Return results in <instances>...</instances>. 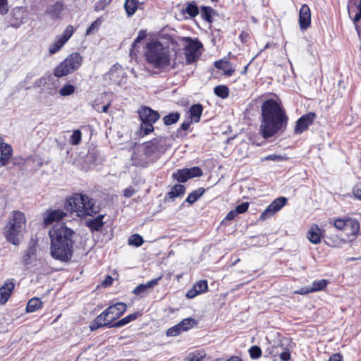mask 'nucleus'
Returning a JSON list of instances; mask_svg holds the SVG:
<instances>
[{"instance_id": "nucleus-1", "label": "nucleus", "mask_w": 361, "mask_h": 361, "mask_svg": "<svg viewBox=\"0 0 361 361\" xmlns=\"http://www.w3.org/2000/svg\"><path fill=\"white\" fill-rule=\"evenodd\" d=\"M261 116L259 132L264 138H270L286 128L288 117L279 99L264 100L261 106Z\"/></svg>"}, {"instance_id": "nucleus-2", "label": "nucleus", "mask_w": 361, "mask_h": 361, "mask_svg": "<svg viewBox=\"0 0 361 361\" xmlns=\"http://www.w3.org/2000/svg\"><path fill=\"white\" fill-rule=\"evenodd\" d=\"M75 232L65 224H56L49 231L51 255L61 262L70 260L73 253Z\"/></svg>"}, {"instance_id": "nucleus-3", "label": "nucleus", "mask_w": 361, "mask_h": 361, "mask_svg": "<svg viewBox=\"0 0 361 361\" xmlns=\"http://www.w3.org/2000/svg\"><path fill=\"white\" fill-rule=\"evenodd\" d=\"M65 208L71 212H76L80 217L94 216L99 211L94 199L80 193L74 194L66 199Z\"/></svg>"}, {"instance_id": "nucleus-4", "label": "nucleus", "mask_w": 361, "mask_h": 361, "mask_svg": "<svg viewBox=\"0 0 361 361\" xmlns=\"http://www.w3.org/2000/svg\"><path fill=\"white\" fill-rule=\"evenodd\" d=\"M145 57L148 63L158 69L166 68L170 65L169 50L158 41L147 44Z\"/></svg>"}, {"instance_id": "nucleus-5", "label": "nucleus", "mask_w": 361, "mask_h": 361, "mask_svg": "<svg viewBox=\"0 0 361 361\" xmlns=\"http://www.w3.org/2000/svg\"><path fill=\"white\" fill-rule=\"evenodd\" d=\"M127 310V305L123 302H117L110 305L99 314L90 324L91 331L102 327L112 328L114 322L118 319Z\"/></svg>"}, {"instance_id": "nucleus-6", "label": "nucleus", "mask_w": 361, "mask_h": 361, "mask_svg": "<svg viewBox=\"0 0 361 361\" xmlns=\"http://www.w3.org/2000/svg\"><path fill=\"white\" fill-rule=\"evenodd\" d=\"M25 224L26 219L24 214L18 210L13 211L4 231L7 241L14 245H18L23 238Z\"/></svg>"}, {"instance_id": "nucleus-7", "label": "nucleus", "mask_w": 361, "mask_h": 361, "mask_svg": "<svg viewBox=\"0 0 361 361\" xmlns=\"http://www.w3.org/2000/svg\"><path fill=\"white\" fill-rule=\"evenodd\" d=\"M82 57L78 52L69 54L54 70V75L57 78L68 75L78 70L82 65Z\"/></svg>"}, {"instance_id": "nucleus-8", "label": "nucleus", "mask_w": 361, "mask_h": 361, "mask_svg": "<svg viewBox=\"0 0 361 361\" xmlns=\"http://www.w3.org/2000/svg\"><path fill=\"white\" fill-rule=\"evenodd\" d=\"M140 123V133L148 135L154 130V123L159 120L160 115L158 111L147 106H143L138 111Z\"/></svg>"}, {"instance_id": "nucleus-9", "label": "nucleus", "mask_w": 361, "mask_h": 361, "mask_svg": "<svg viewBox=\"0 0 361 361\" xmlns=\"http://www.w3.org/2000/svg\"><path fill=\"white\" fill-rule=\"evenodd\" d=\"M165 140L163 137H157L145 143L144 154L151 162L158 159L166 150Z\"/></svg>"}, {"instance_id": "nucleus-10", "label": "nucleus", "mask_w": 361, "mask_h": 361, "mask_svg": "<svg viewBox=\"0 0 361 361\" xmlns=\"http://www.w3.org/2000/svg\"><path fill=\"white\" fill-rule=\"evenodd\" d=\"M185 45V55L187 64H191L195 62L200 54V49L202 48V44L198 39H192L186 38Z\"/></svg>"}, {"instance_id": "nucleus-11", "label": "nucleus", "mask_w": 361, "mask_h": 361, "mask_svg": "<svg viewBox=\"0 0 361 361\" xmlns=\"http://www.w3.org/2000/svg\"><path fill=\"white\" fill-rule=\"evenodd\" d=\"M287 202V198L280 197L275 199L261 214L259 219L266 220L273 216L276 212H279Z\"/></svg>"}, {"instance_id": "nucleus-12", "label": "nucleus", "mask_w": 361, "mask_h": 361, "mask_svg": "<svg viewBox=\"0 0 361 361\" xmlns=\"http://www.w3.org/2000/svg\"><path fill=\"white\" fill-rule=\"evenodd\" d=\"M316 118L314 112H309L301 116L296 122L294 129L295 134H301L311 126Z\"/></svg>"}, {"instance_id": "nucleus-13", "label": "nucleus", "mask_w": 361, "mask_h": 361, "mask_svg": "<svg viewBox=\"0 0 361 361\" xmlns=\"http://www.w3.org/2000/svg\"><path fill=\"white\" fill-rule=\"evenodd\" d=\"M311 24V11L307 4H303L299 12V25L302 30H307Z\"/></svg>"}, {"instance_id": "nucleus-14", "label": "nucleus", "mask_w": 361, "mask_h": 361, "mask_svg": "<svg viewBox=\"0 0 361 361\" xmlns=\"http://www.w3.org/2000/svg\"><path fill=\"white\" fill-rule=\"evenodd\" d=\"M15 283L13 279L6 280L4 285L0 288V303L4 305L8 300L13 289Z\"/></svg>"}, {"instance_id": "nucleus-15", "label": "nucleus", "mask_w": 361, "mask_h": 361, "mask_svg": "<svg viewBox=\"0 0 361 361\" xmlns=\"http://www.w3.org/2000/svg\"><path fill=\"white\" fill-rule=\"evenodd\" d=\"M161 277L162 276H161L159 277L149 281L146 283H142L137 286L133 290V293L137 296H140V298L145 297L147 293V290L149 288L157 286L159 281L161 280Z\"/></svg>"}, {"instance_id": "nucleus-16", "label": "nucleus", "mask_w": 361, "mask_h": 361, "mask_svg": "<svg viewBox=\"0 0 361 361\" xmlns=\"http://www.w3.org/2000/svg\"><path fill=\"white\" fill-rule=\"evenodd\" d=\"M11 25L12 27L18 28L23 22L26 13L23 7H16L11 11Z\"/></svg>"}, {"instance_id": "nucleus-17", "label": "nucleus", "mask_w": 361, "mask_h": 361, "mask_svg": "<svg viewBox=\"0 0 361 361\" xmlns=\"http://www.w3.org/2000/svg\"><path fill=\"white\" fill-rule=\"evenodd\" d=\"M359 221L355 219L347 218L346 226L344 231L346 233L350 240H353L359 234Z\"/></svg>"}, {"instance_id": "nucleus-18", "label": "nucleus", "mask_w": 361, "mask_h": 361, "mask_svg": "<svg viewBox=\"0 0 361 361\" xmlns=\"http://www.w3.org/2000/svg\"><path fill=\"white\" fill-rule=\"evenodd\" d=\"M66 216V213L62 209H54L47 211L44 217V224L49 226L55 221L63 219Z\"/></svg>"}, {"instance_id": "nucleus-19", "label": "nucleus", "mask_w": 361, "mask_h": 361, "mask_svg": "<svg viewBox=\"0 0 361 361\" xmlns=\"http://www.w3.org/2000/svg\"><path fill=\"white\" fill-rule=\"evenodd\" d=\"M123 75V72L121 66H113L109 71L106 74V77H108L110 80L114 83L120 85L121 80L119 78L121 75Z\"/></svg>"}, {"instance_id": "nucleus-20", "label": "nucleus", "mask_w": 361, "mask_h": 361, "mask_svg": "<svg viewBox=\"0 0 361 361\" xmlns=\"http://www.w3.org/2000/svg\"><path fill=\"white\" fill-rule=\"evenodd\" d=\"M1 157H0V167L6 166L13 154V148L10 145L5 144L2 145L0 149Z\"/></svg>"}, {"instance_id": "nucleus-21", "label": "nucleus", "mask_w": 361, "mask_h": 361, "mask_svg": "<svg viewBox=\"0 0 361 361\" xmlns=\"http://www.w3.org/2000/svg\"><path fill=\"white\" fill-rule=\"evenodd\" d=\"M64 9V5L61 1H56L55 4L48 6L46 12L52 19L60 18L62 11Z\"/></svg>"}, {"instance_id": "nucleus-22", "label": "nucleus", "mask_w": 361, "mask_h": 361, "mask_svg": "<svg viewBox=\"0 0 361 361\" xmlns=\"http://www.w3.org/2000/svg\"><path fill=\"white\" fill-rule=\"evenodd\" d=\"M104 215L99 214L95 218L89 219L86 221V226L93 233L94 231H99L104 226Z\"/></svg>"}, {"instance_id": "nucleus-23", "label": "nucleus", "mask_w": 361, "mask_h": 361, "mask_svg": "<svg viewBox=\"0 0 361 361\" xmlns=\"http://www.w3.org/2000/svg\"><path fill=\"white\" fill-rule=\"evenodd\" d=\"M307 238L313 244H318L321 242L322 232L319 227L312 225L307 233Z\"/></svg>"}, {"instance_id": "nucleus-24", "label": "nucleus", "mask_w": 361, "mask_h": 361, "mask_svg": "<svg viewBox=\"0 0 361 361\" xmlns=\"http://www.w3.org/2000/svg\"><path fill=\"white\" fill-rule=\"evenodd\" d=\"M214 66L219 70H222L224 74L231 76L235 72L231 63L228 61L219 60L214 63Z\"/></svg>"}, {"instance_id": "nucleus-25", "label": "nucleus", "mask_w": 361, "mask_h": 361, "mask_svg": "<svg viewBox=\"0 0 361 361\" xmlns=\"http://www.w3.org/2000/svg\"><path fill=\"white\" fill-rule=\"evenodd\" d=\"M183 13L189 15L191 18H195L200 13V9L195 1L186 4L185 8L182 11Z\"/></svg>"}, {"instance_id": "nucleus-26", "label": "nucleus", "mask_w": 361, "mask_h": 361, "mask_svg": "<svg viewBox=\"0 0 361 361\" xmlns=\"http://www.w3.org/2000/svg\"><path fill=\"white\" fill-rule=\"evenodd\" d=\"M202 111L203 107L200 104H196L191 106L189 112L190 117L194 122L197 123L200 121Z\"/></svg>"}, {"instance_id": "nucleus-27", "label": "nucleus", "mask_w": 361, "mask_h": 361, "mask_svg": "<svg viewBox=\"0 0 361 361\" xmlns=\"http://www.w3.org/2000/svg\"><path fill=\"white\" fill-rule=\"evenodd\" d=\"M138 0H126L124 8L128 17L133 16L138 8Z\"/></svg>"}, {"instance_id": "nucleus-28", "label": "nucleus", "mask_w": 361, "mask_h": 361, "mask_svg": "<svg viewBox=\"0 0 361 361\" xmlns=\"http://www.w3.org/2000/svg\"><path fill=\"white\" fill-rule=\"evenodd\" d=\"M201 17L203 20L208 23L212 22V16L216 12L210 6H202L200 7Z\"/></svg>"}, {"instance_id": "nucleus-29", "label": "nucleus", "mask_w": 361, "mask_h": 361, "mask_svg": "<svg viewBox=\"0 0 361 361\" xmlns=\"http://www.w3.org/2000/svg\"><path fill=\"white\" fill-rule=\"evenodd\" d=\"M43 302L39 298H33L30 299L26 307L27 312H34L42 307Z\"/></svg>"}, {"instance_id": "nucleus-30", "label": "nucleus", "mask_w": 361, "mask_h": 361, "mask_svg": "<svg viewBox=\"0 0 361 361\" xmlns=\"http://www.w3.org/2000/svg\"><path fill=\"white\" fill-rule=\"evenodd\" d=\"M36 252L37 249L35 245L33 243H29L26 252L23 256V262L25 264L27 265L30 264L32 258H33L36 255Z\"/></svg>"}, {"instance_id": "nucleus-31", "label": "nucleus", "mask_w": 361, "mask_h": 361, "mask_svg": "<svg viewBox=\"0 0 361 361\" xmlns=\"http://www.w3.org/2000/svg\"><path fill=\"white\" fill-rule=\"evenodd\" d=\"M185 192V187L183 185L176 184L171 190L167 193V196L170 198H176L182 196Z\"/></svg>"}, {"instance_id": "nucleus-32", "label": "nucleus", "mask_w": 361, "mask_h": 361, "mask_svg": "<svg viewBox=\"0 0 361 361\" xmlns=\"http://www.w3.org/2000/svg\"><path fill=\"white\" fill-rule=\"evenodd\" d=\"M205 190L203 188H199L198 189L192 191L191 193H190L188 196V197L185 200V202H187L189 204H193L201 196L203 195Z\"/></svg>"}, {"instance_id": "nucleus-33", "label": "nucleus", "mask_w": 361, "mask_h": 361, "mask_svg": "<svg viewBox=\"0 0 361 361\" xmlns=\"http://www.w3.org/2000/svg\"><path fill=\"white\" fill-rule=\"evenodd\" d=\"M172 178L178 183H185L190 179L185 169H178L176 172L173 173Z\"/></svg>"}, {"instance_id": "nucleus-34", "label": "nucleus", "mask_w": 361, "mask_h": 361, "mask_svg": "<svg viewBox=\"0 0 361 361\" xmlns=\"http://www.w3.org/2000/svg\"><path fill=\"white\" fill-rule=\"evenodd\" d=\"M178 324L180 326L181 330L184 332L191 329L195 324H197V322L195 319L188 317L183 319L178 323Z\"/></svg>"}, {"instance_id": "nucleus-35", "label": "nucleus", "mask_w": 361, "mask_h": 361, "mask_svg": "<svg viewBox=\"0 0 361 361\" xmlns=\"http://www.w3.org/2000/svg\"><path fill=\"white\" fill-rule=\"evenodd\" d=\"M180 114L178 112H172L163 118L164 125L170 126L176 123L180 118Z\"/></svg>"}, {"instance_id": "nucleus-36", "label": "nucleus", "mask_w": 361, "mask_h": 361, "mask_svg": "<svg viewBox=\"0 0 361 361\" xmlns=\"http://www.w3.org/2000/svg\"><path fill=\"white\" fill-rule=\"evenodd\" d=\"M205 357V351L196 350L193 353H190L185 358V361H202Z\"/></svg>"}, {"instance_id": "nucleus-37", "label": "nucleus", "mask_w": 361, "mask_h": 361, "mask_svg": "<svg viewBox=\"0 0 361 361\" xmlns=\"http://www.w3.org/2000/svg\"><path fill=\"white\" fill-rule=\"evenodd\" d=\"M214 92L219 97L226 99L229 95V89L227 86L221 85L214 87Z\"/></svg>"}, {"instance_id": "nucleus-38", "label": "nucleus", "mask_w": 361, "mask_h": 361, "mask_svg": "<svg viewBox=\"0 0 361 361\" xmlns=\"http://www.w3.org/2000/svg\"><path fill=\"white\" fill-rule=\"evenodd\" d=\"M65 44L66 43L64 41H62L58 37H56L55 42L49 45V51L50 54H56L63 47Z\"/></svg>"}, {"instance_id": "nucleus-39", "label": "nucleus", "mask_w": 361, "mask_h": 361, "mask_svg": "<svg viewBox=\"0 0 361 361\" xmlns=\"http://www.w3.org/2000/svg\"><path fill=\"white\" fill-rule=\"evenodd\" d=\"M327 284H328V281L326 279L314 281L312 282V283L310 286L311 290L312 291V293L322 290L326 287Z\"/></svg>"}, {"instance_id": "nucleus-40", "label": "nucleus", "mask_w": 361, "mask_h": 361, "mask_svg": "<svg viewBox=\"0 0 361 361\" xmlns=\"http://www.w3.org/2000/svg\"><path fill=\"white\" fill-rule=\"evenodd\" d=\"M75 91V87L74 85L66 84L59 90V94L62 97H67L73 94Z\"/></svg>"}, {"instance_id": "nucleus-41", "label": "nucleus", "mask_w": 361, "mask_h": 361, "mask_svg": "<svg viewBox=\"0 0 361 361\" xmlns=\"http://www.w3.org/2000/svg\"><path fill=\"white\" fill-rule=\"evenodd\" d=\"M187 172V174L190 179L196 177H200L202 176V171L198 166H193L191 168H185Z\"/></svg>"}, {"instance_id": "nucleus-42", "label": "nucleus", "mask_w": 361, "mask_h": 361, "mask_svg": "<svg viewBox=\"0 0 361 361\" xmlns=\"http://www.w3.org/2000/svg\"><path fill=\"white\" fill-rule=\"evenodd\" d=\"M144 243L142 237L139 234H133L128 238V244L135 247L141 246Z\"/></svg>"}, {"instance_id": "nucleus-43", "label": "nucleus", "mask_w": 361, "mask_h": 361, "mask_svg": "<svg viewBox=\"0 0 361 361\" xmlns=\"http://www.w3.org/2000/svg\"><path fill=\"white\" fill-rule=\"evenodd\" d=\"M73 27L72 25H68L63 30V34L61 36H57L60 39L64 41L65 43L71 37L73 34Z\"/></svg>"}, {"instance_id": "nucleus-44", "label": "nucleus", "mask_w": 361, "mask_h": 361, "mask_svg": "<svg viewBox=\"0 0 361 361\" xmlns=\"http://www.w3.org/2000/svg\"><path fill=\"white\" fill-rule=\"evenodd\" d=\"M250 356L253 360H257L262 356V350L258 345H252L250 348Z\"/></svg>"}, {"instance_id": "nucleus-45", "label": "nucleus", "mask_w": 361, "mask_h": 361, "mask_svg": "<svg viewBox=\"0 0 361 361\" xmlns=\"http://www.w3.org/2000/svg\"><path fill=\"white\" fill-rule=\"evenodd\" d=\"M82 133L80 130H75L71 136L70 143L73 145H77L81 142Z\"/></svg>"}, {"instance_id": "nucleus-46", "label": "nucleus", "mask_w": 361, "mask_h": 361, "mask_svg": "<svg viewBox=\"0 0 361 361\" xmlns=\"http://www.w3.org/2000/svg\"><path fill=\"white\" fill-rule=\"evenodd\" d=\"M183 331L181 330L180 326L178 324L169 328L166 331V336L168 337H173L180 335Z\"/></svg>"}, {"instance_id": "nucleus-47", "label": "nucleus", "mask_w": 361, "mask_h": 361, "mask_svg": "<svg viewBox=\"0 0 361 361\" xmlns=\"http://www.w3.org/2000/svg\"><path fill=\"white\" fill-rule=\"evenodd\" d=\"M102 20L100 18H97L87 29L85 35H92L94 31L97 30L99 28L100 25H102Z\"/></svg>"}, {"instance_id": "nucleus-48", "label": "nucleus", "mask_w": 361, "mask_h": 361, "mask_svg": "<svg viewBox=\"0 0 361 361\" xmlns=\"http://www.w3.org/2000/svg\"><path fill=\"white\" fill-rule=\"evenodd\" d=\"M200 293L205 292L207 290L208 285L206 280H202L195 283L193 286Z\"/></svg>"}, {"instance_id": "nucleus-49", "label": "nucleus", "mask_w": 361, "mask_h": 361, "mask_svg": "<svg viewBox=\"0 0 361 361\" xmlns=\"http://www.w3.org/2000/svg\"><path fill=\"white\" fill-rule=\"evenodd\" d=\"M111 0H99L94 4V11H100L104 10L111 3Z\"/></svg>"}, {"instance_id": "nucleus-50", "label": "nucleus", "mask_w": 361, "mask_h": 361, "mask_svg": "<svg viewBox=\"0 0 361 361\" xmlns=\"http://www.w3.org/2000/svg\"><path fill=\"white\" fill-rule=\"evenodd\" d=\"M358 13H356L353 18V23L355 24V30L357 32L359 37L361 38V30L360 27L357 25V22L361 19V8L357 7Z\"/></svg>"}, {"instance_id": "nucleus-51", "label": "nucleus", "mask_w": 361, "mask_h": 361, "mask_svg": "<svg viewBox=\"0 0 361 361\" xmlns=\"http://www.w3.org/2000/svg\"><path fill=\"white\" fill-rule=\"evenodd\" d=\"M347 218L345 219H337L334 221V226L341 231H343L346 226Z\"/></svg>"}, {"instance_id": "nucleus-52", "label": "nucleus", "mask_w": 361, "mask_h": 361, "mask_svg": "<svg viewBox=\"0 0 361 361\" xmlns=\"http://www.w3.org/2000/svg\"><path fill=\"white\" fill-rule=\"evenodd\" d=\"M33 76L34 75L32 73H28L26 75L25 79L20 83V86H21V87H24L26 90H30L31 87L27 85V84L29 83L30 80L33 78Z\"/></svg>"}, {"instance_id": "nucleus-53", "label": "nucleus", "mask_w": 361, "mask_h": 361, "mask_svg": "<svg viewBox=\"0 0 361 361\" xmlns=\"http://www.w3.org/2000/svg\"><path fill=\"white\" fill-rule=\"evenodd\" d=\"M285 159H286V157H283L281 155L274 154L268 155L263 159V160L273 161H281Z\"/></svg>"}, {"instance_id": "nucleus-54", "label": "nucleus", "mask_w": 361, "mask_h": 361, "mask_svg": "<svg viewBox=\"0 0 361 361\" xmlns=\"http://www.w3.org/2000/svg\"><path fill=\"white\" fill-rule=\"evenodd\" d=\"M248 202H243L235 207V212H237L238 214H243L248 209Z\"/></svg>"}, {"instance_id": "nucleus-55", "label": "nucleus", "mask_w": 361, "mask_h": 361, "mask_svg": "<svg viewBox=\"0 0 361 361\" xmlns=\"http://www.w3.org/2000/svg\"><path fill=\"white\" fill-rule=\"evenodd\" d=\"M353 192L355 198L361 200V183H358L354 185Z\"/></svg>"}, {"instance_id": "nucleus-56", "label": "nucleus", "mask_w": 361, "mask_h": 361, "mask_svg": "<svg viewBox=\"0 0 361 361\" xmlns=\"http://www.w3.org/2000/svg\"><path fill=\"white\" fill-rule=\"evenodd\" d=\"M8 11L7 0H0V14L5 15Z\"/></svg>"}, {"instance_id": "nucleus-57", "label": "nucleus", "mask_w": 361, "mask_h": 361, "mask_svg": "<svg viewBox=\"0 0 361 361\" xmlns=\"http://www.w3.org/2000/svg\"><path fill=\"white\" fill-rule=\"evenodd\" d=\"M281 361H289L290 360V353L289 350H285L279 354Z\"/></svg>"}, {"instance_id": "nucleus-58", "label": "nucleus", "mask_w": 361, "mask_h": 361, "mask_svg": "<svg viewBox=\"0 0 361 361\" xmlns=\"http://www.w3.org/2000/svg\"><path fill=\"white\" fill-rule=\"evenodd\" d=\"M128 324V322L126 320V318L125 317L122 318L121 319L118 320V322H114L113 324V325H111L110 326H112V328H119V327L123 326Z\"/></svg>"}, {"instance_id": "nucleus-59", "label": "nucleus", "mask_w": 361, "mask_h": 361, "mask_svg": "<svg viewBox=\"0 0 361 361\" xmlns=\"http://www.w3.org/2000/svg\"><path fill=\"white\" fill-rule=\"evenodd\" d=\"M199 294L200 293L197 290V289L192 287L190 290H189L187 292L186 296L188 298H193Z\"/></svg>"}, {"instance_id": "nucleus-60", "label": "nucleus", "mask_w": 361, "mask_h": 361, "mask_svg": "<svg viewBox=\"0 0 361 361\" xmlns=\"http://www.w3.org/2000/svg\"><path fill=\"white\" fill-rule=\"evenodd\" d=\"M295 293L300 295H305L310 293H312V291L311 290L310 286H307L300 288L299 290L295 291Z\"/></svg>"}, {"instance_id": "nucleus-61", "label": "nucleus", "mask_w": 361, "mask_h": 361, "mask_svg": "<svg viewBox=\"0 0 361 361\" xmlns=\"http://www.w3.org/2000/svg\"><path fill=\"white\" fill-rule=\"evenodd\" d=\"M135 191L132 187H128L123 190V195L126 197H130L135 194Z\"/></svg>"}, {"instance_id": "nucleus-62", "label": "nucleus", "mask_w": 361, "mask_h": 361, "mask_svg": "<svg viewBox=\"0 0 361 361\" xmlns=\"http://www.w3.org/2000/svg\"><path fill=\"white\" fill-rule=\"evenodd\" d=\"M139 316H140V313L139 312H136L127 315L126 318L128 322L130 323V322L135 320Z\"/></svg>"}, {"instance_id": "nucleus-63", "label": "nucleus", "mask_w": 361, "mask_h": 361, "mask_svg": "<svg viewBox=\"0 0 361 361\" xmlns=\"http://www.w3.org/2000/svg\"><path fill=\"white\" fill-rule=\"evenodd\" d=\"M238 215V213L235 212V209L230 211L226 216L225 220L231 221L235 219V217Z\"/></svg>"}, {"instance_id": "nucleus-64", "label": "nucleus", "mask_w": 361, "mask_h": 361, "mask_svg": "<svg viewBox=\"0 0 361 361\" xmlns=\"http://www.w3.org/2000/svg\"><path fill=\"white\" fill-rule=\"evenodd\" d=\"M329 361H343V357L340 354L336 353L329 357Z\"/></svg>"}]
</instances>
